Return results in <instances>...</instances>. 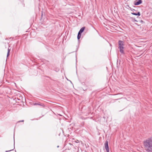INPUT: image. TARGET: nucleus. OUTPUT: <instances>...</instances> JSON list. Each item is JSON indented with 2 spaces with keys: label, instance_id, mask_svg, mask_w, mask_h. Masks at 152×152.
<instances>
[{
  "label": "nucleus",
  "instance_id": "nucleus-1",
  "mask_svg": "<svg viewBox=\"0 0 152 152\" xmlns=\"http://www.w3.org/2000/svg\"><path fill=\"white\" fill-rule=\"evenodd\" d=\"M143 144L144 149L146 152H152V137L144 140Z\"/></svg>",
  "mask_w": 152,
  "mask_h": 152
},
{
  "label": "nucleus",
  "instance_id": "nucleus-2",
  "mask_svg": "<svg viewBox=\"0 0 152 152\" xmlns=\"http://www.w3.org/2000/svg\"><path fill=\"white\" fill-rule=\"evenodd\" d=\"M118 48L119 49V50L120 53L123 54H124V42L121 40H119L118 42Z\"/></svg>",
  "mask_w": 152,
  "mask_h": 152
},
{
  "label": "nucleus",
  "instance_id": "nucleus-3",
  "mask_svg": "<svg viewBox=\"0 0 152 152\" xmlns=\"http://www.w3.org/2000/svg\"><path fill=\"white\" fill-rule=\"evenodd\" d=\"M104 146L107 152H109V148L108 145V142L106 141L104 143Z\"/></svg>",
  "mask_w": 152,
  "mask_h": 152
},
{
  "label": "nucleus",
  "instance_id": "nucleus-4",
  "mask_svg": "<svg viewBox=\"0 0 152 152\" xmlns=\"http://www.w3.org/2000/svg\"><path fill=\"white\" fill-rule=\"evenodd\" d=\"M142 2V1L141 0H139L136 2H134V4L135 5H138L141 4Z\"/></svg>",
  "mask_w": 152,
  "mask_h": 152
},
{
  "label": "nucleus",
  "instance_id": "nucleus-5",
  "mask_svg": "<svg viewBox=\"0 0 152 152\" xmlns=\"http://www.w3.org/2000/svg\"><path fill=\"white\" fill-rule=\"evenodd\" d=\"M132 14L135 15L140 16V12H137V13H134L133 12L132 13Z\"/></svg>",
  "mask_w": 152,
  "mask_h": 152
},
{
  "label": "nucleus",
  "instance_id": "nucleus-6",
  "mask_svg": "<svg viewBox=\"0 0 152 152\" xmlns=\"http://www.w3.org/2000/svg\"><path fill=\"white\" fill-rule=\"evenodd\" d=\"M85 28V27H83L80 29L78 32L81 34L84 31Z\"/></svg>",
  "mask_w": 152,
  "mask_h": 152
},
{
  "label": "nucleus",
  "instance_id": "nucleus-7",
  "mask_svg": "<svg viewBox=\"0 0 152 152\" xmlns=\"http://www.w3.org/2000/svg\"><path fill=\"white\" fill-rule=\"evenodd\" d=\"M81 34L78 32L77 35V38L78 39H79L80 38Z\"/></svg>",
  "mask_w": 152,
  "mask_h": 152
},
{
  "label": "nucleus",
  "instance_id": "nucleus-8",
  "mask_svg": "<svg viewBox=\"0 0 152 152\" xmlns=\"http://www.w3.org/2000/svg\"><path fill=\"white\" fill-rule=\"evenodd\" d=\"M10 50L9 48H8V52H7V57L8 56H9V55H10Z\"/></svg>",
  "mask_w": 152,
  "mask_h": 152
},
{
  "label": "nucleus",
  "instance_id": "nucleus-9",
  "mask_svg": "<svg viewBox=\"0 0 152 152\" xmlns=\"http://www.w3.org/2000/svg\"><path fill=\"white\" fill-rule=\"evenodd\" d=\"M13 149H11V150H9V151H5V152H9V151H10L12 150Z\"/></svg>",
  "mask_w": 152,
  "mask_h": 152
},
{
  "label": "nucleus",
  "instance_id": "nucleus-10",
  "mask_svg": "<svg viewBox=\"0 0 152 152\" xmlns=\"http://www.w3.org/2000/svg\"><path fill=\"white\" fill-rule=\"evenodd\" d=\"M35 105H40L38 103H35L34 104Z\"/></svg>",
  "mask_w": 152,
  "mask_h": 152
},
{
  "label": "nucleus",
  "instance_id": "nucleus-11",
  "mask_svg": "<svg viewBox=\"0 0 152 152\" xmlns=\"http://www.w3.org/2000/svg\"><path fill=\"white\" fill-rule=\"evenodd\" d=\"M23 121H24V120H22V121H19V122H23Z\"/></svg>",
  "mask_w": 152,
  "mask_h": 152
},
{
  "label": "nucleus",
  "instance_id": "nucleus-12",
  "mask_svg": "<svg viewBox=\"0 0 152 152\" xmlns=\"http://www.w3.org/2000/svg\"><path fill=\"white\" fill-rule=\"evenodd\" d=\"M78 141H79L78 140H77V143Z\"/></svg>",
  "mask_w": 152,
  "mask_h": 152
},
{
  "label": "nucleus",
  "instance_id": "nucleus-13",
  "mask_svg": "<svg viewBox=\"0 0 152 152\" xmlns=\"http://www.w3.org/2000/svg\"><path fill=\"white\" fill-rule=\"evenodd\" d=\"M78 141H79L78 140H77V143Z\"/></svg>",
  "mask_w": 152,
  "mask_h": 152
},
{
  "label": "nucleus",
  "instance_id": "nucleus-14",
  "mask_svg": "<svg viewBox=\"0 0 152 152\" xmlns=\"http://www.w3.org/2000/svg\"><path fill=\"white\" fill-rule=\"evenodd\" d=\"M78 141H79L78 140H77V143Z\"/></svg>",
  "mask_w": 152,
  "mask_h": 152
}]
</instances>
